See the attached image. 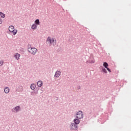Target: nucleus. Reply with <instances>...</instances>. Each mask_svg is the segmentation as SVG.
Returning <instances> with one entry per match:
<instances>
[{
	"instance_id": "f257e3e1",
	"label": "nucleus",
	"mask_w": 131,
	"mask_h": 131,
	"mask_svg": "<svg viewBox=\"0 0 131 131\" xmlns=\"http://www.w3.org/2000/svg\"><path fill=\"white\" fill-rule=\"evenodd\" d=\"M28 52L30 53L31 55H36V53H37V49L31 47V45H28Z\"/></svg>"
},
{
	"instance_id": "f03ea898",
	"label": "nucleus",
	"mask_w": 131,
	"mask_h": 131,
	"mask_svg": "<svg viewBox=\"0 0 131 131\" xmlns=\"http://www.w3.org/2000/svg\"><path fill=\"white\" fill-rule=\"evenodd\" d=\"M70 130H74L76 131L78 129V125L74 124L73 122H71V124L70 125Z\"/></svg>"
},
{
	"instance_id": "7ed1b4c3",
	"label": "nucleus",
	"mask_w": 131,
	"mask_h": 131,
	"mask_svg": "<svg viewBox=\"0 0 131 131\" xmlns=\"http://www.w3.org/2000/svg\"><path fill=\"white\" fill-rule=\"evenodd\" d=\"M9 30L10 32H12L13 35H16L17 34V30H15V27L13 26H10L9 27Z\"/></svg>"
},
{
	"instance_id": "20e7f679",
	"label": "nucleus",
	"mask_w": 131,
	"mask_h": 131,
	"mask_svg": "<svg viewBox=\"0 0 131 131\" xmlns=\"http://www.w3.org/2000/svg\"><path fill=\"white\" fill-rule=\"evenodd\" d=\"M95 58L93 56H91L89 60L86 61V64H94L95 63Z\"/></svg>"
},
{
	"instance_id": "39448f33",
	"label": "nucleus",
	"mask_w": 131,
	"mask_h": 131,
	"mask_svg": "<svg viewBox=\"0 0 131 131\" xmlns=\"http://www.w3.org/2000/svg\"><path fill=\"white\" fill-rule=\"evenodd\" d=\"M80 123V120H79V117L78 116H76V118L73 120V123H74L76 125H78Z\"/></svg>"
},
{
	"instance_id": "423d86ee",
	"label": "nucleus",
	"mask_w": 131,
	"mask_h": 131,
	"mask_svg": "<svg viewBox=\"0 0 131 131\" xmlns=\"http://www.w3.org/2000/svg\"><path fill=\"white\" fill-rule=\"evenodd\" d=\"M20 110H21V107H20V106H17L15 107V108H12L11 110V111L12 112H19V111H20Z\"/></svg>"
},
{
	"instance_id": "0eeeda50",
	"label": "nucleus",
	"mask_w": 131,
	"mask_h": 131,
	"mask_svg": "<svg viewBox=\"0 0 131 131\" xmlns=\"http://www.w3.org/2000/svg\"><path fill=\"white\" fill-rule=\"evenodd\" d=\"M60 75H61V71L57 70L55 72L54 77L56 78H59Z\"/></svg>"
},
{
	"instance_id": "6e6552de",
	"label": "nucleus",
	"mask_w": 131,
	"mask_h": 131,
	"mask_svg": "<svg viewBox=\"0 0 131 131\" xmlns=\"http://www.w3.org/2000/svg\"><path fill=\"white\" fill-rule=\"evenodd\" d=\"M76 115H81V116L79 117V119H82V118H83V113L81 111L78 112Z\"/></svg>"
},
{
	"instance_id": "1a4fd4ad",
	"label": "nucleus",
	"mask_w": 131,
	"mask_h": 131,
	"mask_svg": "<svg viewBox=\"0 0 131 131\" xmlns=\"http://www.w3.org/2000/svg\"><path fill=\"white\" fill-rule=\"evenodd\" d=\"M56 45H57V41L56 40V38H51V45L53 46V47H55Z\"/></svg>"
},
{
	"instance_id": "9d476101",
	"label": "nucleus",
	"mask_w": 131,
	"mask_h": 131,
	"mask_svg": "<svg viewBox=\"0 0 131 131\" xmlns=\"http://www.w3.org/2000/svg\"><path fill=\"white\" fill-rule=\"evenodd\" d=\"M46 41L47 42L48 41L49 42V46H52V38H51L50 36L48 37Z\"/></svg>"
},
{
	"instance_id": "9b49d317",
	"label": "nucleus",
	"mask_w": 131,
	"mask_h": 131,
	"mask_svg": "<svg viewBox=\"0 0 131 131\" xmlns=\"http://www.w3.org/2000/svg\"><path fill=\"white\" fill-rule=\"evenodd\" d=\"M4 93L5 94H9V93H10V88L9 87H5L4 89Z\"/></svg>"
},
{
	"instance_id": "f8f14e48",
	"label": "nucleus",
	"mask_w": 131,
	"mask_h": 131,
	"mask_svg": "<svg viewBox=\"0 0 131 131\" xmlns=\"http://www.w3.org/2000/svg\"><path fill=\"white\" fill-rule=\"evenodd\" d=\"M21 55H20V54H19V53H15V54H14V57H15V59H16V60H19V59H20V56Z\"/></svg>"
},
{
	"instance_id": "ddd939ff",
	"label": "nucleus",
	"mask_w": 131,
	"mask_h": 131,
	"mask_svg": "<svg viewBox=\"0 0 131 131\" xmlns=\"http://www.w3.org/2000/svg\"><path fill=\"white\" fill-rule=\"evenodd\" d=\"M32 29H33V30H35V29H37V25L35 24H33L32 25L31 27Z\"/></svg>"
},
{
	"instance_id": "4468645a",
	"label": "nucleus",
	"mask_w": 131,
	"mask_h": 131,
	"mask_svg": "<svg viewBox=\"0 0 131 131\" xmlns=\"http://www.w3.org/2000/svg\"><path fill=\"white\" fill-rule=\"evenodd\" d=\"M35 88H36V85L34 83H32L31 84L30 89L32 90H35Z\"/></svg>"
},
{
	"instance_id": "2eb2a0df",
	"label": "nucleus",
	"mask_w": 131,
	"mask_h": 131,
	"mask_svg": "<svg viewBox=\"0 0 131 131\" xmlns=\"http://www.w3.org/2000/svg\"><path fill=\"white\" fill-rule=\"evenodd\" d=\"M37 84L39 88H41V86H42V81H38Z\"/></svg>"
},
{
	"instance_id": "dca6fc26",
	"label": "nucleus",
	"mask_w": 131,
	"mask_h": 131,
	"mask_svg": "<svg viewBox=\"0 0 131 131\" xmlns=\"http://www.w3.org/2000/svg\"><path fill=\"white\" fill-rule=\"evenodd\" d=\"M19 51L21 54H24L26 50L25 49V48H20Z\"/></svg>"
},
{
	"instance_id": "f3484780",
	"label": "nucleus",
	"mask_w": 131,
	"mask_h": 131,
	"mask_svg": "<svg viewBox=\"0 0 131 131\" xmlns=\"http://www.w3.org/2000/svg\"><path fill=\"white\" fill-rule=\"evenodd\" d=\"M34 22H35V23L34 24H36L37 26L39 25V24H40L39 19H36Z\"/></svg>"
},
{
	"instance_id": "a211bd4d",
	"label": "nucleus",
	"mask_w": 131,
	"mask_h": 131,
	"mask_svg": "<svg viewBox=\"0 0 131 131\" xmlns=\"http://www.w3.org/2000/svg\"><path fill=\"white\" fill-rule=\"evenodd\" d=\"M103 66L105 68H107L108 66H109V64H108V63L104 62H103Z\"/></svg>"
},
{
	"instance_id": "6ab92c4d",
	"label": "nucleus",
	"mask_w": 131,
	"mask_h": 131,
	"mask_svg": "<svg viewBox=\"0 0 131 131\" xmlns=\"http://www.w3.org/2000/svg\"><path fill=\"white\" fill-rule=\"evenodd\" d=\"M0 16H1V18H5V13H4L2 12H0Z\"/></svg>"
},
{
	"instance_id": "aec40b11",
	"label": "nucleus",
	"mask_w": 131,
	"mask_h": 131,
	"mask_svg": "<svg viewBox=\"0 0 131 131\" xmlns=\"http://www.w3.org/2000/svg\"><path fill=\"white\" fill-rule=\"evenodd\" d=\"M102 71L103 73L107 74V70L104 68H102Z\"/></svg>"
},
{
	"instance_id": "412c9836",
	"label": "nucleus",
	"mask_w": 131,
	"mask_h": 131,
	"mask_svg": "<svg viewBox=\"0 0 131 131\" xmlns=\"http://www.w3.org/2000/svg\"><path fill=\"white\" fill-rule=\"evenodd\" d=\"M3 65H4V61H0V66H3Z\"/></svg>"
},
{
	"instance_id": "4be33fe9",
	"label": "nucleus",
	"mask_w": 131,
	"mask_h": 131,
	"mask_svg": "<svg viewBox=\"0 0 131 131\" xmlns=\"http://www.w3.org/2000/svg\"><path fill=\"white\" fill-rule=\"evenodd\" d=\"M106 69H107V71H108V72H111V70L110 69H109V68H106Z\"/></svg>"
},
{
	"instance_id": "5701e85b",
	"label": "nucleus",
	"mask_w": 131,
	"mask_h": 131,
	"mask_svg": "<svg viewBox=\"0 0 131 131\" xmlns=\"http://www.w3.org/2000/svg\"><path fill=\"white\" fill-rule=\"evenodd\" d=\"M1 24H3V19L0 18V25Z\"/></svg>"
},
{
	"instance_id": "b1692460",
	"label": "nucleus",
	"mask_w": 131,
	"mask_h": 131,
	"mask_svg": "<svg viewBox=\"0 0 131 131\" xmlns=\"http://www.w3.org/2000/svg\"><path fill=\"white\" fill-rule=\"evenodd\" d=\"M31 96H34V92H31Z\"/></svg>"
},
{
	"instance_id": "393cba45",
	"label": "nucleus",
	"mask_w": 131,
	"mask_h": 131,
	"mask_svg": "<svg viewBox=\"0 0 131 131\" xmlns=\"http://www.w3.org/2000/svg\"><path fill=\"white\" fill-rule=\"evenodd\" d=\"M58 100H59V98L55 97V101H58Z\"/></svg>"
},
{
	"instance_id": "a878e982",
	"label": "nucleus",
	"mask_w": 131,
	"mask_h": 131,
	"mask_svg": "<svg viewBox=\"0 0 131 131\" xmlns=\"http://www.w3.org/2000/svg\"><path fill=\"white\" fill-rule=\"evenodd\" d=\"M81 88L80 86L77 87V90H80Z\"/></svg>"
},
{
	"instance_id": "bb28decb",
	"label": "nucleus",
	"mask_w": 131,
	"mask_h": 131,
	"mask_svg": "<svg viewBox=\"0 0 131 131\" xmlns=\"http://www.w3.org/2000/svg\"><path fill=\"white\" fill-rule=\"evenodd\" d=\"M20 88H21V89L22 91H23V87L20 86Z\"/></svg>"
}]
</instances>
